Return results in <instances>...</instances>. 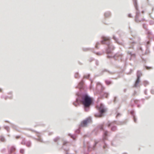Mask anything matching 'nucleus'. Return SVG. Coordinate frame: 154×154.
<instances>
[{"label": "nucleus", "instance_id": "nucleus-1", "mask_svg": "<svg viewBox=\"0 0 154 154\" xmlns=\"http://www.w3.org/2000/svg\"><path fill=\"white\" fill-rule=\"evenodd\" d=\"M92 102V99L88 95H85L82 97V102L85 108L86 111H87L86 108H88L91 104Z\"/></svg>", "mask_w": 154, "mask_h": 154}, {"label": "nucleus", "instance_id": "nucleus-2", "mask_svg": "<svg viewBox=\"0 0 154 154\" xmlns=\"http://www.w3.org/2000/svg\"><path fill=\"white\" fill-rule=\"evenodd\" d=\"M99 112L100 113V114L99 115L95 114V116L96 117H101L102 116V114L105 112L106 109L104 108L103 105L101 104L100 105V106L99 107Z\"/></svg>", "mask_w": 154, "mask_h": 154}, {"label": "nucleus", "instance_id": "nucleus-3", "mask_svg": "<svg viewBox=\"0 0 154 154\" xmlns=\"http://www.w3.org/2000/svg\"><path fill=\"white\" fill-rule=\"evenodd\" d=\"M91 122V120L90 118L87 119L82 122L81 125L82 127L86 126L87 124L90 123Z\"/></svg>", "mask_w": 154, "mask_h": 154}, {"label": "nucleus", "instance_id": "nucleus-4", "mask_svg": "<svg viewBox=\"0 0 154 154\" xmlns=\"http://www.w3.org/2000/svg\"><path fill=\"white\" fill-rule=\"evenodd\" d=\"M107 126L108 127H111V130L112 131H114L116 130V128L115 125V123L114 122L109 123Z\"/></svg>", "mask_w": 154, "mask_h": 154}, {"label": "nucleus", "instance_id": "nucleus-5", "mask_svg": "<svg viewBox=\"0 0 154 154\" xmlns=\"http://www.w3.org/2000/svg\"><path fill=\"white\" fill-rule=\"evenodd\" d=\"M102 40L101 41L102 44H106V42H109V38L108 37H102Z\"/></svg>", "mask_w": 154, "mask_h": 154}, {"label": "nucleus", "instance_id": "nucleus-6", "mask_svg": "<svg viewBox=\"0 0 154 154\" xmlns=\"http://www.w3.org/2000/svg\"><path fill=\"white\" fill-rule=\"evenodd\" d=\"M15 150V148L14 146H12L9 150V152L10 153L14 152Z\"/></svg>", "mask_w": 154, "mask_h": 154}, {"label": "nucleus", "instance_id": "nucleus-7", "mask_svg": "<svg viewBox=\"0 0 154 154\" xmlns=\"http://www.w3.org/2000/svg\"><path fill=\"white\" fill-rule=\"evenodd\" d=\"M142 74L141 72L139 71L137 72V78H140V77L142 76Z\"/></svg>", "mask_w": 154, "mask_h": 154}, {"label": "nucleus", "instance_id": "nucleus-8", "mask_svg": "<svg viewBox=\"0 0 154 154\" xmlns=\"http://www.w3.org/2000/svg\"><path fill=\"white\" fill-rule=\"evenodd\" d=\"M140 78H137V79L135 83V86H136L140 82Z\"/></svg>", "mask_w": 154, "mask_h": 154}, {"label": "nucleus", "instance_id": "nucleus-9", "mask_svg": "<svg viewBox=\"0 0 154 154\" xmlns=\"http://www.w3.org/2000/svg\"><path fill=\"white\" fill-rule=\"evenodd\" d=\"M104 125L103 124L100 125L99 126V128L101 130H103L104 129Z\"/></svg>", "mask_w": 154, "mask_h": 154}, {"label": "nucleus", "instance_id": "nucleus-10", "mask_svg": "<svg viewBox=\"0 0 154 154\" xmlns=\"http://www.w3.org/2000/svg\"><path fill=\"white\" fill-rule=\"evenodd\" d=\"M106 84L107 85H109L111 84V82L110 81L106 80L105 81Z\"/></svg>", "mask_w": 154, "mask_h": 154}, {"label": "nucleus", "instance_id": "nucleus-11", "mask_svg": "<svg viewBox=\"0 0 154 154\" xmlns=\"http://www.w3.org/2000/svg\"><path fill=\"white\" fill-rule=\"evenodd\" d=\"M0 140L2 142H3L5 141V139L4 137H1L0 138Z\"/></svg>", "mask_w": 154, "mask_h": 154}, {"label": "nucleus", "instance_id": "nucleus-12", "mask_svg": "<svg viewBox=\"0 0 154 154\" xmlns=\"http://www.w3.org/2000/svg\"><path fill=\"white\" fill-rule=\"evenodd\" d=\"M100 45V44L99 43H97L96 44V46H95V48H98V46Z\"/></svg>", "mask_w": 154, "mask_h": 154}, {"label": "nucleus", "instance_id": "nucleus-13", "mask_svg": "<svg viewBox=\"0 0 154 154\" xmlns=\"http://www.w3.org/2000/svg\"><path fill=\"white\" fill-rule=\"evenodd\" d=\"M20 152L22 154H23L24 152V150L23 149H21L20 151Z\"/></svg>", "mask_w": 154, "mask_h": 154}, {"label": "nucleus", "instance_id": "nucleus-14", "mask_svg": "<svg viewBox=\"0 0 154 154\" xmlns=\"http://www.w3.org/2000/svg\"><path fill=\"white\" fill-rule=\"evenodd\" d=\"M108 133V132L107 131H105V132L104 133V134L105 136H106L107 135Z\"/></svg>", "mask_w": 154, "mask_h": 154}, {"label": "nucleus", "instance_id": "nucleus-15", "mask_svg": "<svg viewBox=\"0 0 154 154\" xmlns=\"http://www.w3.org/2000/svg\"><path fill=\"white\" fill-rule=\"evenodd\" d=\"M75 78H77L78 76V73L75 74Z\"/></svg>", "mask_w": 154, "mask_h": 154}, {"label": "nucleus", "instance_id": "nucleus-16", "mask_svg": "<svg viewBox=\"0 0 154 154\" xmlns=\"http://www.w3.org/2000/svg\"><path fill=\"white\" fill-rule=\"evenodd\" d=\"M108 14V15H110V14H109V13H105V15L106 17H107V15Z\"/></svg>", "mask_w": 154, "mask_h": 154}, {"label": "nucleus", "instance_id": "nucleus-17", "mask_svg": "<svg viewBox=\"0 0 154 154\" xmlns=\"http://www.w3.org/2000/svg\"><path fill=\"white\" fill-rule=\"evenodd\" d=\"M134 122H136V118H135V117H134Z\"/></svg>", "mask_w": 154, "mask_h": 154}, {"label": "nucleus", "instance_id": "nucleus-18", "mask_svg": "<svg viewBox=\"0 0 154 154\" xmlns=\"http://www.w3.org/2000/svg\"><path fill=\"white\" fill-rule=\"evenodd\" d=\"M20 138V136H17L16 137V139H18L19 138Z\"/></svg>", "mask_w": 154, "mask_h": 154}, {"label": "nucleus", "instance_id": "nucleus-19", "mask_svg": "<svg viewBox=\"0 0 154 154\" xmlns=\"http://www.w3.org/2000/svg\"><path fill=\"white\" fill-rule=\"evenodd\" d=\"M119 115V114H118L117 115V117H118Z\"/></svg>", "mask_w": 154, "mask_h": 154}, {"label": "nucleus", "instance_id": "nucleus-20", "mask_svg": "<svg viewBox=\"0 0 154 154\" xmlns=\"http://www.w3.org/2000/svg\"><path fill=\"white\" fill-rule=\"evenodd\" d=\"M129 17H131V16H130V14L129 15Z\"/></svg>", "mask_w": 154, "mask_h": 154}, {"label": "nucleus", "instance_id": "nucleus-21", "mask_svg": "<svg viewBox=\"0 0 154 154\" xmlns=\"http://www.w3.org/2000/svg\"><path fill=\"white\" fill-rule=\"evenodd\" d=\"M0 92H2V90L1 89H0Z\"/></svg>", "mask_w": 154, "mask_h": 154}, {"label": "nucleus", "instance_id": "nucleus-22", "mask_svg": "<svg viewBox=\"0 0 154 154\" xmlns=\"http://www.w3.org/2000/svg\"><path fill=\"white\" fill-rule=\"evenodd\" d=\"M72 137V138H73L74 140H75V138H74L73 137Z\"/></svg>", "mask_w": 154, "mask_h": 154}, {"label": "nucleus", "instance_id": "nucleus-23", "mask_svg": "<svg viewBox=\"0 0 154 154\" xmlns=\"http://www.w3.org/2000/svg\"><path fill=\"white\" fill-rule=\"evenodd\" d=\"M82 83V82H80V83Z\"/></svg>", "mask_w": 154, "mask_h": 154}]
</instances>
